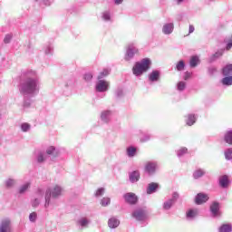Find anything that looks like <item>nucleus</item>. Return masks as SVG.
I'll return each mask as SVG.
<instances>
[{
  "instance_id": "a19ab883",
  "label": "nucleus",
  "mask_w": 232,
  "mask_h": 232,
  "mask_svg": "<svg viewBox=\"0 0 232 232\" xmlns=\"http://www.w3.org/2000/svg\"><path fill=\"white\" fill-rule=\"evenodd\" d=\"M45 55H52L53 53V46L52 44H49L44 49Z\"/></svg>"
},
{
  "instance_id": "49530a36",
  "label": "nucleus",
  "mask_w": 232,
  "mask_h": 232,
  "mask_svg": "<svg viewBox=\"0 0 232 232\" xmlns=\"http://www.w3.org/2000/svg\"><path fill=\"white\" fill-rule=\"evenodd\" d=\"M150 139H151V135H150V134H143L140 138V142H148V140H150Z\"/></svg>"
},
{
  "instance_id": "a211bd4d",
  "label": "nucleus",
  "mask_w": 232,
  "mask_h": 232,
  "mask_svg": "<svg viewBox=\"0 0 232 232\" xmlns=\"http://www.w3.org/2000/svg\"><path fill=\"white\" fill-rule=\"evenodd\" d=\"M198 217V208H190L186 212L187 220H195Z\"/></svg>"
},
{
  "instance_id": "473e14b6",
  "label": "nucleus",
  "mask_w": 232,
  "mask_h": 232,
  "mask_svg": "<svg viewBox=\"0 0 232 232\" xmlns=\"http://www.w3.org/2000/svg\"><path fill=\"white\" fill-rule=\"evenodd\" d=\"M223 86H232V76H224L221 80Z\"/></svg>"
},
{
  "instance_id": "8fccbe9b",
  "label": "nucleus",
  "mask_w": 232,
  "mask_h": 232,
  "mask_svg": "<svg viewBox=\"0 0 232 232\" xmlns=\"http://www.w3.org/2000/svg\"><path fill=\"white\" fill-rule=\"evenodd\" d=\"M115 95L118 99H121V97H122V95H124V92H123L122 89L118 88L115 92Z\"/></svg>"
},
{
  "instance_id": "a18cd8bd",
  "label": "nucleus",
  "mask_w": 232,
  "mask_h": 232,
  "mask_svg": "<svg viewBox=\"0 0 232 232\" xmlns=\"http://www.w3.org/2000/svg\"><path fill=\"white\" fill-rule=\"evenodd\" d=\"M110 202H111L110 198H103L101 201V205L103 206V208H106V206H109Z\"/></svg>"
},
{
  "instance_id": "20e7f679",
  "label": "nucleus",
  "mask_w": 232,
  "mask_h": 232,
  "mask_svg": "<svg viewBox=\"0 0 232 232\" xmlns=\"http://www.w3.org/2000/svg\"><path fill=\"white\" fill-rule=\"evenodd\" d=\"M135 55H139V47L135 44H129L126 47L124 61L131 63L135 59Z\"/></svg>"
},
{
  "instance_id": "cd10ccee",
  "label": "nucleus",
  "mask_w": 232,
  "mask_h": 232,
  "mask_svg": "<svg viewBox=\"0 0 232 232\" xmlns=\"http://www.w3.org/2000/svg\"><path fill=\"white\" fill-rule=\"evenodd\" d=\"M206 175V170L205 169H196L193 173V178L195 179H200L202 177H204Z\"/></svg>"
},
{
  "instance_id": "69168bd1",
  "label": "nucleus",
  "mask_w": 232,
  "mask_h": 232,
  "mask_svg": "<svg viewBox=\"0 0 232 232\" xmlns=\"http://www.w3.org/2000/svg\"><path fill=\"white\" fill-rule=\"evenodd\" d=\"M210 1H217V0H210Z\"/></svg>"
},
{
  "instance_id": "c9c22d12",
  "label": "nucleus",
  "mask_w": 232,
  "mask_h": 232,
  "mask_svg": "<svg viewBox=\"0 0 232 232\" xmlns=\"http://www.w3.org/2000/svg\"><path fill=\"white\" fill-rule=\"evenodd\" d=\"M72 84H73V80L72 79H68V80H64L60 83L61 88H70V86H72Z\"/></svg>"
},
{
  "instance_id": "aec40b11",
  "label": "nucleus",
  "mask_w": 232,
  "mask_h": 232,
  "mask_svg": "<svg viewBox=\"0 0 232 232\" xmlns=\"http://www.w3.org/2000/svg\"><path fill=\"white\" fill-rule=\"evenodd\" d=\"M223 77H232V63H228L222 68Z\"/></svg>"
},
{
  "instance_id": "0eeeda50",
  "label": "nucleus",
  "mask_w": 232,
  "mask_h": 232,
  "mask_svg": "<svg viewBox=\"0 0 232 232\" xmlns=\"http://www.w3.org/2000/svg\"><path fill=\"white\" fill-rule=\"evenodd\" d=\"M132 217L138 222H144L148 218V215L146 214V210L142 208L136 209L132 212Z\"/></svg>"
},
{
  "instance_id": "4c0bfd02",
  "label": "nucleus",
  "mask_w": 232,
  "mask_h": 232,
  "mask_svg": "<svg viewBox=\"0 0 232 232\" xmlns=\"http://www.w3.org/2000/svg\"><path fill=\"white\" fill-rule=\"evenodd\" d=\"M44 160H46V157L44 156V153L39 152L36 156V162H38V164H43Z\"/></svg>"
},
{
  "instance_id": "f8f14e48",
  "label": "nucleus",
  "mask_w": 232,
  "mask_h": 232,
  "mask_svg": "<svg viewBox=\"0 0 232 232\" xmlns=\"http://www.w3.org/2000/svg\"><path fill=\"white\" fill-rule=\"evenodd\" d=\"M209 200V196H208V194L206 193H198L195 197V203L198 206H200L202 204H206V202H208Z\"/></svg>"
},
{
  "instance_id": "6e6552de",
  "label": "nucleus",
  "mask_w": 232,
  "mask_h": 232,
  "mask_svg": "<svg viewBox=\"0 0 232 232\" xmlns=\"http://www.w3.org/2000/svg\"><path fill=\"white\" fill-rule=\"evenodd\" d=\"M157 161H148L145 165V173L148 175H155L157 173Z\"/></svg>"
},
{
  "instance_id": "5701e85b",
  "label": "nucleus",
  "mask_w": 232,
  "mask_h": 232,
  "mask_svg": "<svg viewBox=\"0 0 232 232\" xmlns=\"http://www.w3.org/2000/svg\"><path fill=\"white\" fill-rule=\"evenodd\" d=\"M121 221L117 218H111L108 221V226L111 229H115V227H119Z\"/></svg>"
},
{
  "instance_id": "b1692460",
  "label": "nucleus",
  "mask_w": 232,
  "mask_h": 232,
  "mask_svg": "<svg viewBox=\"0 0 232 232\" xmlns=\"http://www.w3.org/2000/svg\"><path fill=\"white\" fill-rule=\"evenodd\" d=\"M102 19L105 23H111V11L106 10L102 13Z\"/></svg>"
},
{
  "instance_id": "1a4fd4ad",
  "label": "nucleus",
  "mask_w": 232,
  "mask_h": 232,
  "mask_svg": "<svg viewBox=\"0 0 232 232\" xmlns=\"http://www.w3.org/2000/svg\"><path fill=\"white\" fill-rule=\"evenodd\" d=\"M123 198L127 204H130L131 206L135 205L139 200V198H137V195L133 192L124 194Z\"/></svg>"
},
{
  "instance_id": "c756f323",
  "label": "nucleus",
  "mask_w": 232,
  "mask_h": 232,
  "mask_svg": "<svg viewBox=\"0 0 232 232\" xmlns=\"http://www.w3.org/2000/svg\"><path fill=\"white\" fill-rule=\"evenodd\" d=\"M137 155V148L130 146L127 148V156L130 159H132V157H135Z\"/></svg>"
},
{
  "instance_id": "052dcab7",
  "label": "nucleus",
  "mask_w": 232,
  "mask_h": 232,
  "mask_svg": "<svg viewBox=\"0 0 232 232\" xmlns=\"http://www.w3.org/2000/svg\"><path fill=\"white\" fill-rule=\"evenodd\" d=\"M114 2V5H122L124 0H112Z\"/></svg>"
},
{
  "instance_id": "6ab92c4d",
  "label": "nucleus",
  "mask_w": 232,
  "mask_h": 232,
  "mask_svg": "<svg viewBox=\"0 0 232 232\" xmlns=\"http://www.w3.org/2000/svg\"><path fill=\"white\" fill-rule=\"evenodd\" d=\"M140 179V172L139 170H133L129 174V179L131 184H135V182H139Z\"/></svg>"
},
{
  "instance_id": "bf43d9fd",
  "label": "nucleus",
  "mask_w": 232,
  "mask_h": 232,
  "mask_svg": "<svg viewBox=\"0 0 232 232\" xmlns=\"http://www.w3.org/2000/svg\"><path fill=\"white\" fill-rule=\"evenodd\" d=\"M193 32H195V26H193L192 24L189 25L188 28V34H193Z\"/></svg>"
},
{
  "instance_id": "4468645a",
  "label": "nucleus",
  "mask_w": 232,
  "mask_h": 232,
  "mask_svg": "<svg viewBox=\"0 0 232 232\" xmlns=\"http://www.w3.org/2000/svg\"><path fill=\"white\" fill-rule=\"evenodd\" d=\"M113 116V111L105 110L101 113V121L104 122V124H108L110 121H111V117Z\"/></svg>"
},
{
  "instance_id": "ddd939ff",
  "label": "nucleus",
  "mask_w": 232,
  "mask_h": 232,
  "mask_svg": "<svg viewBox=\"0 0 232 232\" xmlns=\"http://www.w3.org/2000/svg\"><path fill=\"white\" fill-rule=\"evenodd\" d=\"M0 232H12V221L8 218L0 222Z\"/></svg>"
},
{
  "instance_id": "e433bc0d",
  "label": "nucleus",
  "mask_w": 232,
  "mask_h": 232,
  "mask_svg": "<svg viewBox=\"0 0 232 232\" xmlns=\"http://www.w3.org/2000/svg\"><path fill=\"white\" fill-rule=\"evenodd\" d=\"M54 0H36V3L40 5V6H50Z\"/></svg>"
},
{
  "instance_id": "9d476101",
  "label": "nucleus",
  "mask_w": 232,
  "mask_h": 232,
  "mask_svg": "<svg viewBox=\"0 0 232 232\" xmlns=\"http://www.w3.org/2000/svg\"><path fill=\"white\" fill-rule=\"evenodd\" d=\"M229 184H231L229 176L225 174L218 178V186L221 187L222 189H227V188H229Z\"/></svg>"
},
{
  "instance_id": "4d7b16f0",
  "label": "nucleus",
  "mask_w": 232,
  "mask_h": 232,
  "mask_svg": "<svg viewBox=\"0 0 232 232\" xmlns=\"http://www.w3.org/2000/svg\"><path fill=\"white\" fill-rule=\"evenodd\" d=\"M189 77H191V72H186L183 79H184V81H188V79H189Z\"/></svg>"
},
{
  "instance_id": "f3484780",
  "label": "nucleus",
  "mask_w": 232,
  "mask_h": 232,
  "mask_svg": "<svg viewBox=\"0 0 232 232\" xmlns=\"http://www.w3.org/2000/svg\"><path fill=\"white\" fill-rule=\"evenodd\" d=\"M149 81L150 82H159V81H160V71L153 70L149 74Z\"/></svg>"
},
{
  "instance_id": "7ed1b4c3",
  "label": "nucleus",
  "mask_w": 232,
  "mask_h": 232,
  "mask_svg": "<svg viewBox=\"0 0 232 232\" xmlns=\"http://www.w3.org/2000/svg\"><path fill=\"white\" fill-rule=\"evenodd\" d=\"M63 195V187L59 185H55L53 187L48 188L45 191V203L44 208H50V205L52 204V200L55 198H59Z\"/></svg>"
},
{
  "instance_id": "13d9d810",
  "label": "nucleus",
  "mask_w": 232,
  "mask_h": 232,
  "mask_svg": "<svg viewBox=\"0 0 232 232\" xmlns=\"http://www.w3.org/2000/svg\"><path fill=\"white\" fill-rule=\"evenodd\" d=\"M232 48V40H229L227 43V45H226V50H229Z\"/></svg>"
},
{
  "instance_id": "864d4df0",
  "label": "nucleus",
  "mask_w": 232,
  "mask_h": 232,
  "mask_svg": "<svg viewBox=\"0 0 232 232\" xmlns=\"http://www.w3.org/2000/svg\"><path fill=\"white\" fill-rule=\"evenodd\" d=\"M208 73H209V75H215V73H217V67H215V66L209 67Z\"/></svg>"
},
{
  "instance_id": "c03bdc74",
  "label": "nucleus",
  "mask_w": 232,
  "mask_h": 232,
  "mask_svg": "<svg viewBox=\"0 0 232 232\" xmlns=\"http://www.w3.org/2000/svg\"><path fill=\"white\" fill-rule=\"evenodd\" d=\"M83 79L86 81V82H91V81L93 79V74L92 72H87L83 75Z\"/></svg>"
},
{
  "instance_id": "412c9836",
  "label": "nucleus",
  "mask_w": 232,
  "mask_h": 232,
  "mask_svg": "<svg viewBox=\"0 0 232 232\" xmlns=\"http://www.w3.org/2000/svg\"><path fill=\"white\" fill-rule=\"evenodd\" d=\"M157 189H159V183H150L147 187V195H153V193H157Z\"/></svg>"
},
{
  "instance_id": "a878e982",
  "label": "nucleus",
  "mask_w": 232,
  "mask_h": 232,
  "mask_svg": "<svg viewBox=\"0 0 232 232\" xmlns=\"http://www.w3.org/2000/svg\"><path fill=\"white\" fill-rule=\"evenodd\" d=\"M224 140L227 144H230L232 146V130H228L225 132Z\"/></svg>"
},
{
  "instance_id": "2eb2a0df",
  "label": "nucleus",
  "mask_w": 232,
  "mask_h": 232,
  "mask_svg": "<svg viewBox=\"0 0 232 232\" xmlns=\"http://www.w3.org/2000/svg\"><path fill=\"white\" fill-rule=\"evenodd\" d=\"M174 30H175V24L173 23H166L162 26V33L164 34V35H171Z\"/></svg>"
},
{
  "instance_id": "393cba45",
  "label": "nucleus",
  "mask_w": 232,
  "mask_h": 232,
  "mask_svg": "<svg viewBox=\"0 0 232 232\" xmlns=\"http://www.w3.org/2000/svg\"><path fill=\"white\" fill-rule=\"evenodd\" d=\"M198 63H200V59L198 58V56H191L189 61L190 68H197V66H198Z\"/></svg>"
},
{
  "instance_id": "e2e57ef3",
  "label": "nucleus",
  "mask_w": 232,
  "mask_h": 232,
  "mask_svg": "<svg viewBox=\"0 0 232 232\" xmlns=\"http://www.w3.org/2000/svg\"><path fill=\"white\" fill-rule=\"evenodd\" d=\"M140 133H142V130H140Z\"/></svg>"
},
{
  "instance_id": "6e6d98bb",
  "label": "nucleus",
  "mask_w": 232,
  "mask_h": 232,
  "mask_svg": "<svg viewBox=\"0 0 232 232\" xmlns=\"http://www.w3.org/2000/svg\"><path fill=\"white\" fill-rule=\"evenodd\" d=\"M30 104H32V101L31 100H25L24 102V108H30Z\"/></svg>"
},
{
  "instance_id": "7c9ffc66",
  "label": "nucleus",
  "mask_w": 232,
  "mask_h": 232,
  "mask_svg": "<svg viewBox=\"0 0 232 232\" xmlns=\"http://www.w3.org/2000/svg\"><path fill=\"white\" fill-rule=\"evenodd\" d=\"M31 183L30 182H26L24 185L20 186L18 188V193L20 195H23L24 193H26V191H28V188H30Z\"/></svg>"
},
{
  "instance_id": "2f4dec72",
  "label": "nucleus",
  "mask_w": 232,
  "mask_h": 232,
  "mask_svg": "<svg viewBox=\"0 0 232 232\" xmlns=\"http://www.w3.org/2000/svg\"><path fill=\"white\" fill-rule=\"evenodd\" d=\"M219 232H232L231 224H223L218 228Z\"/></svg>"
},
{
  "instance_id": "0e129e2a",
  "label": "nucleus",
  "mask_w": 232,
  "mask_h": 232,
  "mask_svg": "<svg viewBox=\"0 0 232 232\" xmlns=\"http://www.w3.org/2000/svg\"><path fill=\"white\" fill-rule=\"evenodd\" d=\"M39 192H41V189H38Z\"/></svg>"
},
{
  "instance_id": "f257e3e1",
  "label": "nucleus",
  "mask_w": 232,
  "mask_h": 232,
  "mask_svg": "<svg viewBox=\"0 0 232 232\" xmlns=\"http://www.w3.org/2000/svg\"><path fill=\"white\" fill-rule=\"evenodd\" d=\"M41 90V78L37 71L24 70L21 74L19 91L24 97H35Z\"/></svg>"
},
{
  "instance_id": "603ef678",
  "label": "nucleus",
  "mask_w": 232,
  "mask_h": 232,
  "mask_svg": "<svg viewBox=\"0 0 232 232\" xmlns=\"http://www.w3.org/2000/svg\"><path fill=\"white\" fill-rule=\"evenodd\" d=\"M12 41V34H6L4 38V43L8 44Z\"/></svg>"
},
{
  "instance_id": "5fc2aeb1",
  "label": "nucleus",
  "mask_w": 232,
  "mask_h": 232,
  "mask_svg": "<svg viewBox=\"0 0 232 232\" xmlns=\"http://www.w3.org/2000/svg\"><path fill=\"white\" fill-rule=\"evenodd\" d=\"M39 204H41V200H39V198H34L32 201V206L33 208H37V206H39Z\"/></svg>"
},
{
  "instance_id": "f704fd0d",
  "label": "nucleus",
  "mask_w": 232,
  "mask_h": 232,
  "mask_svg": "<svg viewBox=\"0 0 232 232\" xmlns=\"http://www.w3.org/2000/svg\"><path fill=\"white\" fill-rule=\"evenodd\" d=\"M110 72H111L110 69H103V71L101 72L97 77L98 81H102L104 77H108V75H110Z\"/></svg>"
},
{
  "instance_id": "ea45409f",
  "label": "nucleus",
  "mask_w": 232,
  "mask_h": 232,
  "mask_svg": "<svg viewBox=\"0 0 232 232\" xmlns=\"http://www.w3.org/2000/svg\"><path fill=\"white\" fill-rule=\"evenodd\" d=\"M184 68H186V63H184L183 60L178 62V63L176 64V70L178 72H182V70H184Z\"/></svg>"
},
{
  "instance_id": "4be33fe9",
  "label": "nucleus",
  "mask_w": 232,
  "mask_h": 232,
  "mask_svg": "<svg viewBox=\"0 0 232 232\" xmlns=\"http://www.w3.org/2000/svg\"><path fill=\"white\" fill-rule=\"evenodd\" d=\"M185 122H186L187 126H193V124H195V122H197V115L188 114L186 116Z\"/></svg>"
},
{
  "instance_id": "37998d69",
  "label": "nucleus",
  "mask_w": 232,
  "mask_h": 232,
  "mask_svg": "<svg viewBox=\"0 0 232 232\" xmlns=\"http://www.w3.org/2000/svg\"><path fill=\"white\" fill-rule=\"evenodd\" d=\"M177 88L179 92H184L186 90V82H179L177 84Z\"/></svg>"
},
{
  "instance_id": "bb28decb",
  "label": "nucleus",
  "mask_w": 232,
  "mask_h": 232,
  "mask_svg": "<svg viewBox=\"0 0 232 232\" xmlns=\"http://www.w3.org/2000/svg\"><path fill=\"white\" fill-rule=\"evenodd\" d=\"M222 55H224V50L221 49L211 55L209 58V63H215V60L219 59V57H222Z\"/></svg>"
},
{
  "instance_id": "79ce46f5",
  "label": "nucleus",
  "mask_w": 232,
  "mask_h": 232,
  "mask_svg": "<svg viewBox=\"0 0 232 232\" xmlns=\"http://www.w3.org/2000/svg\"><path fill=\"white\" fill-rule=\"evenodd\" d=\"M186 153H188V149L186 147H183L177 151V155L179 158L186 155Z\"/></svg>"
},
{
  "instance_id": "680f3d73",
  "label": "nucleus",
  "mask_w": 232,
  "mask_h": 232,
  "mask_svg": "<svg viewBox=\"0 0 232 232\" xmlns=\"http://www.w3.org/2000/svg\"><path fill=\"white\" fill-rule=\"evenodd\" d=\"M186 0H176L177 5H182Z\"/></svg>"
},
{
  "instance_id": "3c124183",
  "label": "nucleus",
  "mask_w": 232,
  "mask_h": 232,
  "mask_svg": "<svg viewBox=\"0 0 232 232\" xmlns=\"http://www.w3.org/2000/svg\"><path fill=\"white\" fill-rule=\"evenodd\" d=\"M104 195V188H100L95 193V197H102Z\"/></svg>"
},
{
  "instance_id": "423d86ee",
  "label": "nucleus",
  "mask_w": 232,
  "mask_h": 232,
  "mask_svg": "<svg viewBox=\"0 0 232 232\" xmlns=\"http://www.w3.org/2000/svg\"><path fill=\"white\" fill-rule=\"evenodd\" d=\"M95 90L99 93H104V92L110 90V82L105 80H98L95 85Z\"/></svg>"
},
{
  "instance_id": "09e8293b",
  "label": "nucleus",
  "mask_w": 232,
  "mask_h": 232,
  "mask_svg": "<svg viewBox=\"0 0 232 232\" xmlns=\"http://www.w3.org/2000/svg\"><path fill=\"white\" fill-rule=\"evenodd\" d=\"M46 153H47V155H54L55 154V147H53V146L48 147L46 150Z\"/></svg>"
},
{
  "instance_id": "dca6fc26",
  "label": "nucleus",
  "mask_w": 232,
  "mask_h": 232,
  "mask_svg": "<svg viewBox=\"0 0 232 232\" xmlns=\"http://www.w3.org/2000/svg\"><path fill=\"white\" fill-rule=\"evenodd\" d=\"M77 224L80 229H86L92 224V220L86 217L78 219Z\"/></svg>"
},
{
  "instance_id": "f03ea898",
  "label": "nucleus",
  "mask_w": 232,
  "mask_h": 232,
  "mask_svg": "<svg viewBox=\"0 0 232 232\" xmlns=\"http://www.w3.org/2000/svg\"><path fill=\"white\" fill-rule=\"evenodd\" d=\"M151 68V59L143 58L140 62H136L132 67V73L135 77H141L148 70Z\"/></svg>"
},
{
  "instance_id": "de8ad7c7",
  "label": "nucleus",
  "mask_w": 232,
  "mask_h": 232,
  "mask_svg": "<svg viewBox=\"0 0 232 232\" xmlns=\"http://www.w3.org/2000/svg\"><path fill=\"white\" fill-rule=\"evenodd\" d=\"M30 222H35L37 220V212H33L29 215Z\"/></svg>"
},
{
  "instance_id": "39448f33",
  "label": "nucleus",
  "mask_w": 232,
  "mask_h": 232,
  "mask_svg": "<svg viewBox=\"0 0 232 232\" xmlns=\"http://www.w3.org/2000/svg\"><path fill=\"white\" fill-rule=\"evenodd\" d=\"M179 192H173L170 198L165 200L162 204V209L164 211H169L175 204H177V201L179 200Z\"/></svg>"
},
{
  "instance_id": "9b49d317",
  "label": "nucleus",
  "mask_w": 232,
  "mask_h": 232,
  "mask_svg": "<svg viewBox=\"0 0 232 232\" xmlns=\"http://www.w3.org/2000/svg\"><path fill=\"white\" fill-rule=\"evenodd\" d=\"M210 213L213 218H217V217H220V203H218V201H214L210 205Z\"/></svg>"
},
{
  "instance_id": "c85d7f7f",
  "label": "nucleus",
  "mask_w": 232,
  "mask_h": 232,
  "mask_svg": "<svg viewBox=\"0 0 232 232\" xmlns=\"http://www.w3.org/2000/svg\"><path fill=\"white\" fill-rule=\"evenodd\" d=\"M20 130L23 131V133H28V131L32 130V125L28 122L21 123Z\"/></svg>"
},
{
  "instance_id": "72a5a7b5",
  "label": "nucleus",
  "mask_w": 232,
  "mask_h": 232,
  "mask_svg": "<svg viewBox=\"0 0 232 232\" xmlns=\"http://www.w3.org/2000/svg\"><path fill=\"white\" fill-rule=\"evenodd\" d=\"M5 186L7 189H12V188H14V186H15V179H7L5 181Z\"/></svg>"
},
{
  "instance_id": "58836bf2",
  "label": "nucleus",
  "mask_w": 232,
  "mask_h": 232,
  "mask_svg": "<svg viewBox=\"0 0 232 232\" xmlns=\"http://www.w3.org/2000/svg\"><path fill=\"white\" fill-rule=\"evenodd\" d=\"M224 155L226 160H232V148L225 150Z\"/></svg>"
}]
</instances>
